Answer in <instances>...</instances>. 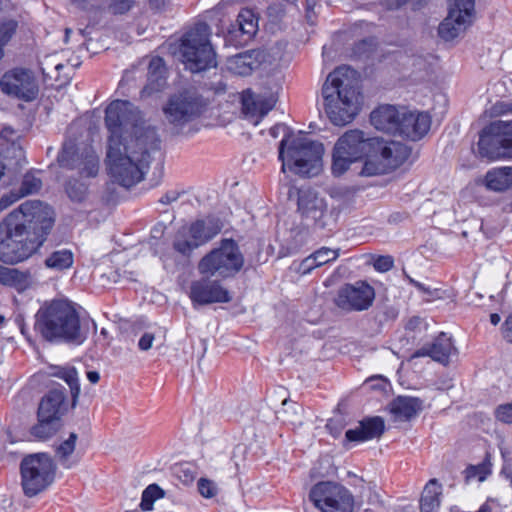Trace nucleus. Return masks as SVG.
Masks as SVG:
<instances>
[{"label":"nucleus","instance_id":"obj_35","mask_svg":"<svg viewBox=\"0 0 512 512\" xmlns=\"http://www.w3.org/2000/svg\"><path fill=\"white\" fill-rule=\"evenodd\" d=\"M61 426L60 421L54 419L44 420L42 417H38V423L32 427L31 434L39 440H47L54 436Z\"/></svg>","mask_w":512,"mask_h":512},{"label":"nucleus","instance_id":"obj_11","mask_svg":"<svg viewBox=\"0 0 512 512\" xmlns=\"http://www.w3.org/2000/svg\"><path fill=\"white\" fill-rule=\"evenodd\" d=\"M21 483L27 496L44 491L54 481L55 465L46 453L24 457L20 464Z\"/></svg>","mask_w":512,"mask_h":512},{"label":"nucleus","instance_id":"obj_57","mask_svg":"<svg viewBox=\"0 0 512 512\" xmlns=\"http://www.w3.org/2000/svg\"><path fill=\"white\" fill-rule=\"evenodd\" d=\"M372 45V39H362L355 43L353 47V53L355 55L362 56L372 50Z\"/></svg>","mask_w":512,"mask_h":512},{"label":"nucleus","instance_id":"obj_56","mask_svg":"<svg viewBox=\"0 0 512 512\" xmlns=\"http://www.w3.org/2000/svg\"><path fill=\"white\" fill-rule=\"evenodd\" d=\"M134 0H113L111 9L114 14H124L130 10Z\"/></svg>","mask_w":512,"mask_h":512},{"label":"nucleus","instance_id":"obj_39","mask_svg":"<svg viewBox=\"0 0 512 512\" xmlns=\"http://www.w3.org/2000/svg\"><path fill=\"white\" fill-rule=\"evenodd\" d=\"M253 37L248 36L246 30L232 24L224 37V42L226 46L241 47L246 45Z\"/></svg>","mask_w":512,"mask_h":512},{"label":"nucleus","instance_id":"obj_13","mask_svg":"<svg viewBox=\"0 0 512 512\" xmlns=\"http://www.w3.org/2000/svg\"><path fill=\"white\" fill-rule=\"evenodd\" d=\"M205 108L203 96L197 92L183 91L171 96L163 111L168 122L178 129L198 118Z\"/></svg>","mask_w":512,"mask_h":512},{"label":"nucleus","instance_id":"obj_34","mask_svg":"<svg viewBox=\"0 0 512 512\" xmlns=\"http://www.w3.org/2000/svg\"><path fill=\"white\" fill-rule=\"evenodd\" d=\"M1 284L15 288L17 291H24L32 284L29 273L19 271L15 268H7Z\"/></svg>","mask_w":512,"mask_h":512},{"label":"nucleus","instance_id":"obj_55","mask_svg":"<svg viewBox=\"0 0 512 512\" xmlns=\"http://www.w3.org/2000/svg\"><path fill=\"white\" fill-rule=\"evenodd\" d=\"M21 198H23V197L20 196V193L18 190L17 191L12 190L9 193L4 194L0 198V211L7 209L9 206H11L13 203L17 202Z\"/></svg>","mask_w":512,"mask_h":512},{"label":"nucleus","instance_id":"obj_33","mask_svg":"<svg viewBox=\"0 0 512 512\" xmlns=\"http://www.w3.org/2000/svg\"><path fill=\"white\" fill-rule=\"evenodd\" d=\"M166 67L164 60L159 57H153L148 65L147 80L148 84L144 88L150 91H161L166 84Z\"/></svg>","mask_w":512,"mask_h":512},{"label":"nucleus","instance_id":"obj_7","mask_svg":"<svg viewBox=\"0 0 512 512\" xmlns=\"http://www.w3.org/2000/svg\"><path fill=\"white\" fill-rule=\"evenodd\" d=\"M375 137H368L361 130L346 131L335 143L332 153V173L341 176L352 163L363 158L367 160L372 154Z\"/></svg>","mask_w":512,"mask_h":512},{"label":"nucleus","instance_id":"obj_53","mask_svg":"<svg viewBox=\"0 0 512 512\" xmlns=\"http://www.w3.org/2000/svg\"><path fill=\"white\" fill-rule=\"evenodd\" d=\"M47 267L58 270L64 269V252L56 251L45 261Z\"/></svg>","mask_w":512,"mask_h":512},{"label":"nucleus","instance_id":"obj_61","mask_svg":"<svg viewBox=\"0 0 512 512\" xmlns=\"http://www.w3.org/2000/svg\"><path fill=\"white\" fill-rule=\"evenodd\" d=\"M258 104H259L258 108H259V117L260 118H263L265 115H267L268 112L270 110H272V108H273V104L271 103L270 100H267V99L259 100Z\"/></svg>","mask_w":512,"mask_h":512},{"label":"nucleus","instance_id":"obj_47","mask_svg":"<svg viewBox=\"0 0 512 512\" xmlns=\"http://www.w3.org/2000/svg\"><path fill=\"white\" fill-rule=\"evenodd\" d=\"M197 488L201 496L205 498H212L218 494L217 484L210 479L200 478L197 482Z\"/></svg>","mask_w":512,"mask_h":512},{"label":"nucleus","instance_id":"obj_60","mask_svg":"<svg viewBox=\"0 0 512 512\" xmlns=\"http://www.w3.org/2000/svg\"><path fill=\"white\" fill-rule=\"evenodd\" d=\"M180 193L177 191H168L160 199L159 202L165 205L171 204L178 200Z\"/></svg>","mask_w":512,"mask_h":512},{"label":"nucleus","instance_id":"obj_15","mask_svg":"<svg viewBox=\"0 0 512 512\" xmlns=\"http://www.w3.org/2000/svg\"><path fill=\"white\" fill-rule=\"evenodd\" d=\"M12 213L31 231L41 234V245L55 223V211L38 200L26 201Z\"/></svg>","mask_w":512,"mask_h":512},{"label":"nucleus","instance_id":"obj_32","mask_svg":"<svg viewBox=\"0 0 512 512\" xmlns=\"http://www.w3.org/2000/svg\"><path fill=\"white\" fill-rule=\"evenodd\" d=\"M442 485L436 478L430 479L421 494L420 512H434L440 508Z\"/></svg>","mask_w":512,"mask_h":512},{"label":"nucleus","instance_id":"obj_6","mask_svg":"<svg viewBox=\"0 0 512 512\" xmlns=\"http://www.w3.org/2000/svg\"><path fill=\"white\" fill-rule=\"evenodd\" d=\"M245 258L238 243L224 238L219 246L207 253L198 263V271L203 276L221 279L235 277L243 268Z\"/></svg>","mask_w":512,"mask_h":512},{"label":"nucleus","instance_id":"obj_14","mask_svg":"<svg viewBox=\"0 0 512 512\" xmlns=\"http://www.w3.org/2000/svg\"><path fill=\"white\" fill-rule=\"evenodd\" d=\"M221 231V226L213 220L198 219L191 223L187 231H179L173 241V248L189 257L198 247L206 244Z\"/></svg>","mask_w":512,"mask_h":512},{"label":"nucleus","instance_id":"obj_42","mask_svg":"<svg viewBox=\"0 0 512 512\" xmlns=\"http://www.w3.org/2000/svg\"><path fill=\"white\" fill-rule=\"evenodd\" d=\"M66 384L71 393V408H75L80 394V383L75 367L66 366Z\"/></svg>","mask_w":512,"mask_h":512},{"label":"nucleus","instance_id":"obj_17","mask_svg":"<svg viewBox=\"0 0 512 512\" xmlns=\"http://www.w3.org/2000/svg\"><path fill=\"white\" fill-rule=\"evenodd\" d=\"M97 325L78 303L66 298V346L77 347L95 332Z\"/></svg>","mask_w":512,"mask_h":512},{"label":"nucleus","instance_id":"obj_3","mask_svg":"<svg viewBox=\"0 0 512 512\" xmlns=\"http://www.w3.org/2000/svg\"><path fill=\"white\" fill-rule=\"evenodd\" d=\"M41 246V234L28 229L11 212L0 222V260L15 264L29 258Z\"/></svg>","mask_w":512,"mask_h":512},{"label":"nucleus","instance_id":"obj_41","mask_svg":"<svg viewBox=\"0 0 512 512\" xmlns=\"http://www.w3.org/2000/svg\"><path fill=\"white\" fill-rule=\"evenodd\" d=\"M77 439L78 434L75 432H70L66 439V469L75 466L83 454V449L76 451Z\"/></svg>","mask_w":512,"mask_h":512},{"label":"nucleus","instance_id":"obj_40","mask_svg":"<svg viewBox=\"0 0 512 512\" xmlns=\"http://www.w3.org/2000/svg\"><path fill=\"white\" fill-rule=\"evenodd\" d=\"M280 130L284 133L283 139L279 143L278 148V159L282 162V171H285L286 163H285V149L288 143H290L289 139L293 138V132L284 124L275 125L270 129V135L276 138L279 135Z\"/></svg>","mask_w":512,"mask_h":512},{"label":"nucleus","instance_id":"obj_4","mask_svg":"<svg viewBox=\"0 0 512 512\" xmlns=\"http://www.w3.org/2000/svg\"><path fill=\"white\" fill-rule=\"evenodd\" d=\"M105 126L109 132L107 145L127 143L128 137L135 139L151 126L143 127L140 110L127 100H115L105 110Z\"/></svg>","mask_w":512,"mask_h":512},{"label":"nucleus","instance_id":"obj_37","mask_svg":"<svg viewBox=\"0 0 512 512\" xmlns=\"http://www.w3.org/2000/svg\"><path fill=\"white\" fill-rule=\"evenodd\" d=\"M164 496L165 491L158 484L152 483L143 490L139 507L143 511H150L154 502Z\"/></svg>","mask_w":512,"mask_h":512},{"label":"nucleus","instance_id":"obj_31","mask_svg":"<svg viewBox=\"0 0 512 512\" xmlns=\"http://www.w3.org/2000/svg\"><path fill=\"white\" fill-rule=\"evenodd\" d=\"M484 185L488 190L503 192L512 187V167L504 166L487 171Z\"/></svg>","mask_w":512,"mask_h":512},{"label":"nucleus","instance_id":"obj_38","mask_svg":"<svg viewBox=\"0 0 512 512\" xmlns=\"http://www.w3.org/2000/svg\"><path fill=\"white\" fill-rule=\"evenodd\" d=\"M41 187L42 180L38 176V172L29 171L23 176L21 186L18 191L20 196L26 197L39 192Z\"/></svg>","mask_w":512,"mask_h":512},{"label":"nucleus","instance_id":"obj_46","mask_svg":"<svg viewBox=\"0 0 512 512\" xmlns=\"http://www.w3.org/2000/svg\"><path fill=\"white\" fill-rule=\"evenodd\" d=\"M338 256L339 249L333 250L328 247H322L314 252V257L319 267L335 261Z\"/></svg>","mask_w":512,"mask_h":512},{"label":"nucleus","instance_id":"obj_64","mask_svg":"<svg viewBox=\"0 0 512 512\" xmlns=\"http://www.w3.org/2000/svg\"><path fill=\"white\" fill-rule=\"evenodd\" d=\"M501 475H503L507 480H509L510 485L512 486V461L504 462V465L501 469Z\"/></svg>","mask_w":512,"mask_h":512},{"label":"nucleus","instance_id":"obj_26","mask_svg":"<svg viewBox=\"0 0 512 512\" xmlns=\"http://www.w3.org/2000/svg\"><path fill=\"white\" fill-rule=\"evenodd\" d=\"M385 431V423L380 416L367 417L359 422L355 429L345 432V440L348 442H365L379 438Z\"/></svg>","mask_w":512,"mask_h":512},{"label":"nucleus","instance_id":"obj_27","mask_svg":"<svg viewBox=\"0 0 512 512\" xmlns=\"http://www.w3.org/2000/svg\"><path fill=\"white\" fill-rule=\"evenodd\" d=\"M401 112L402 107L397 108L393 105H382L371 112L370 122L379 131L397 135Z\"/></svg>","mask_w":512,"mask_h":512},{"label":"nucleus","instance_id":"obj_28","mask_svg":"<svg viewBox=\"0 0 512 512\" xmlns=\"http://www.w3.org/2000/svg\"><path fill=\"white\" fill-rule=\"evenodd\" d=\"M424 401L418 397L397 396L389 404L390 413L400 421H410L423 409Z\"/></svg>","mask_w":512,"mask_h":512},{"label":"nucleus","instance_id":"obj_16","mask_svg":"<svg viewBox=\"0 0 512 512\" xmlns=\"http://www.w3.org/2000/svg\"><path fill=\"white\" fill-rule=\"evenodd\" d=\"M34 327L45 340L61 341L64 338V301L44 303L35 315Z\"/></svg>","mask_w":512,"mask_h":512},{"label":"nucleus","instance_id":"obj_43","mask_svg":"<svg viewBox=\"0 0 512 512\" xmlns=\"http://www.w3.org/2000/svg\"><path fill=\"white\" fill-rule=\"evenodd\" d=\"M66 195L75 202H82L87 195V185L81 181H69L66 184Z\"/></svg>","mask_w":512,"mask_h":512},{"label":"nucleus","instance_id":"obj_51","mask_svg":"<svg viewBox=\"0 0 512 512\" xmlns=\"http://www.w3.org/2000/svg\"><path fill=\"white\" fill-rule=\"evenodd\" d=\"M496 418L503 422L510 424L512 423V403H507L504 405H500L496 409Z\"/></svg>","mask_w":512,"mask_h":512},{"label":"nucleus","instance_id":"obj_10","mask_svg":"<svg viewBox=\"0 0 512 512\" xmlns=\"http://www.w3.org/2000/svg\"><path fill=\"white\" fill-rule=\"evenodd\" d=\"M478 153L481 158L512 159V120H496L479 133Z\"/></svg>","mask_w":512,"mask_h":512},{"label":"nucleus","instance_id":"obj_58","mask_svg":"<svg viewBox=\"0 0 512 512\" xmlns=\"http://www.w3.org/2000/svg\"><path fill=\"white\" fill-rule=\"evenodd\" d=\"M285 14V8L280 3L271 4L267 7V16L276 21L281 19Z\"/></svg>","mask_w":512,"mask_h":512},{"label":"nucleus","instance_id":"obj_22","mask_svg":"<svg viewBox=\"0 0 512 512\" xmlns=\"http://www.w3.org/2000/svg\"><path fill=\"white\" fill-rule=\"evenodd\" d=\"M297 195V211L301 217L307 221H312L315 227L324 229L327 226L325 221L327 214L325 200L310 188L299 189Z\"/></svg>","mask_w":512,"mask_h":512},{"label":"nucleus","instance_id":"obj_20","mask_svg":"<svg viewBox=\"0 0 512 512\" xmlns=\"http://www.w3.org/2000/svg\"><path fill=\"white\" fill-rule=\"evenodd\" d=\"M0 87L4 93L25 101H32L38 95L36 79L28 69L16 68L6 72L0 80Z\"/></svg>","mask_w":512,"mask_h":512},{"label":"nucleus","instance_id":"obj_36","mask_svg":"<svg viewBox=\"0 0 512 512\" xmlns=\"http://www.w3.org/2000/svg\"><path fill=\"white\" fill-rule=\"evenodd\" d=\"M248 36H255L258 31V18L250 8H243L239 12L236 23Z\"/></svg>","mask_w":512,"mask_h":512},{"label":"nucleus","instance_id":"obj_44","mask_svg":"<svg viewBox=\"0 0 512 512\" xmlns=\"http://www.w3.org/2000/svg\"><path fill=\"white\" fill-rule=\"evenodd\" d=\"M112 337L107 329L102 328L99 337L95 340L94 346L90 348L91 356L102 357L111 344Z\"/></svg>","mask_w":512,"mask_h":512},{"label":"nucleus","instance_id":"obj_54","mask_svg":"<svg viewBox=\"0 0 512 512\" xmlns=\"http://www.w3.org/2000/svg\"><path fill=\"white\" fill-rule=\"evenodd\" d=\"M316 267L319 266L315 260L314 253H312L311 255H309L300 262L297 271L303 275H306L309 274Z\"/></svg>","mask_w":512,"mask_h":512},{"label":"nucleus","instance_id":"obj_1","mask_svg":"<svg viewBox=\"0 0 512 512\" xmlns=\"http://www.w3.org/2000/svg\"><path fill=\"white\" fill-rule=\"evenodd\" d=\"M161 140L155 128H147L127 143L107 145L106 166L114 182L129 188L139 183L152 160L161 157Z\"/></svg>","mask_w":512,"mask_h":512},{"label":"nucleus","instance_id":"obj_18","mask_svg":"<svg viewBox=\"0 0 512 512\" xmlns=\"http://www.w3.org/2000/svg\"><path fill=\"white\" fill-rule=\"evenodd\" d=\"M475 0H448V15L440 23L439 36L450 41L456 38L472 23Z\"/></svg>","mask_w":512,"mask_h":512},{"label":"nucleus","instance_id":"obj_21","mask_svg":"<svg viewBox=\"0 0 512 512\" xmlns=\"http://www.w3.org/2000/svg\"><path fill=\"white\" fill-rule=\"evenodd\" d=\"M211 277H202L191 283L189 298L194 308L213 303H228L232 300L229 291Z\"/></svg>","mask_w":512,"mask_h":512},{"label":"nucleus","instance_id":"obj_9","mask_svg":"<svg viewBox=\"0 0 512 512\" xmlns=\"http://www.w3.org/2000/svg\"><path fill=\"white\" fill-rule=\"evenodd\" d=\"M411 148L398 141L374 138L372 154L364 161L361 175H383L400 167L411 155Z\"/></svg>","mask_w":512,"mask_h":512},{"label":"nucleus","instance_id":"obj_52","mask_svg":"<svg viewBox=\"0 0 512 512\" xmlns=\"http://www.w3.org/2000/svg\"><path fill=\"white\" fill-rule=\"evenodd\" d=\"M175 474L185 483H191L195 478L194 471L188 465H180L175 468Z\"/></svg>","mask_w":512,"mask_h":512},{"label":"nucleus","instance_id":"obj_48","mask_svg":"<svg viewBox=\"0 0 512 512\" xmlns=\"http://www.w3.org/2000/svg\"><path fill=\"white\" fill-rule=\"evenodd\" d=\"M17 28L14 20L0 21V45L4 46L12 38Z\"/></svg>","mask_w":512,"mask_h":512},{"label":"nucleus","instance_id":"obj_2","mask_svg":"<svg viewBox=\"0 0 512 512\" xmlns=\"http://www.w3.org/2000/svg\"><path fill=\"white\" fill-rule=\"evenodd\" d=\"M350 72L349 67H338L329 73L322 86L324 110L335 126L349 124L360 111L361 93L349 78Z\"/></svg>","mask_w":512,"mask_h":512},{"label":"nucleus","instance_id":"obj_30","mask_svg":"<svg viewBox=\"0 0 512 512\" xmlns=\"http://www.w3.org/2000/svg\"><path fill=\"white\" fill-rule=\"evenodd\" d=\"M64 415V394L61 390H51L46 394L38 407V417L60 421Z\"/></svg>","mask_w":512,"mask_h":512},{"label":"nucleus","instance_id":"obj_49","mask_svg":"<svg viewBox=\"0 0 512 512\" xmlns=\"http://www.w3.org/2000/svg\"><path fill=\"white\" fill-rule=\"evenodd\" d=\"M17 137H18L17 133L10 127H5L0 132V139H4L7 142H11L14 152L16 154V157H18L17 163H19L20 160L24 157V155H23L22 148L20 146L15 145L14 139Z\"/></svg>","mask_w":512,"mask_h":512},{"label":"nucleus","instance_id":"obj_45","mask_svg":"<svg viewBox=\"0 0 512 512\" xmlns=\"http://www.w3.org/2000/svg\"><path fill=\"white\" fill-rule=\"evenodd\" d=\"M258 107V101L254 98L253 93L250 90L244 92L242 96V112L247 117H256L259 116Z\"/></svg>","mask_w":512,"mask_h":512},{"label":"nucleus","instance_id":"obj_5","mask_svg":"<svg viewBox=\"0 0 512 512\" xmlns=\"http://www.w3.org/2000/svg\"><path fill=\"white\" fill-rule=\"evenodd\" d=\"M211 30L206 22H198L181 38L180 54L186 69L199 73L216 66V53L210 43Z\"/></svg>","mask_w":512,"mask_h":512},{"label":"nucleus","instance_id":"obj_23","mask_svg":"<svg viewBox=\"0 0 512 512\" xmlns=\"http://www.w3.org/2000/svg\"><path fill=\"white\" fill-rule=\"evenodd\" d=\"M430 126L431 117L428 113L410 111L402 107L397 135L411 141H418L428 133Z\"/></svg>","mask_w":512,"mask_h":512},{"label":"nucleus","instance_id":"obj_8","mask_svg":"<svg viewBox=\"0 0 512 512\" xmlns=\"http://www.w3.org/2000/svg\"><path fill=\"white\" fill-rule=\"evenodd\" d=\"M324 148L322 143L309 140L300 132L287 147L285 163L289 170L301 176H315L322 166Z\"/></svg>","mask_w":512,"mask_h":512},{"label":"nucleus","instance_id":"obj_24","mask_svg":"<svg viewBox=\"0 0 512 512\" xmlns=\"http://www.w3.org/2000/svg\"><path fill=\"white\" fill-rule=\"evenodd\" d=\"M66 169L77 170L81 177H95L99 171V157L91 146L73 152L66 146Z\"/></svg>","mask_w":512,"mask_h":512},{"label":"nucleus","instance_id":"obj_50","mask_svg":"<svg viewBox=\"0 0 512 512\" xmlns=\"http://www.w3.org/2000/svg\"><path fill=\"white\" fill-rule=\"evenodd\" d=\"M393 266L394 258L390 255H380L373 262L374 269L381 273L388 272Z\"/></svg>","mask_w":512,"mask_h":512},{"label":"nucleus","instance_id":"obj_12","mask_svg":"<svg viewBox=\"0 0 512 512\" xmlns=\"http://www.w3.org/2000/svg\"><path fill=\"white\" fill-rule=\"evenodd\" d=\"M309 499L315 508L327 512L330 508L337 512H353L354 496L348 488L333 481H320L312 486Z\"/></svg>","mask_w":512,"mask_h":512},{"label":"nucleus","instance_id":"obj_63","mask_svg":"<svg viewBox=\"0 0 512 512\" xmlns=\"http://www.w3.org/2000/svg\"><path fill=\"white\" fill-rule=\"evenodd\" d=\"M504 337L512 343V315H509L504 322Z\"/></svg>","mask_w":512,"mask_h":512},{"label":"nucleus","instance_id":"obj_62","mask_svg":"<svg viewBox=\"0 0 512 512\" xmlns=\"http://www.w3.org/2000/svg\"><path fill=\"white\" fill-rule=\"evenodd\" d=\"M52 64L53 63L50 56H46L44 62H42V72L49 79L53 78V71L51 69Z\"/></svg>","mask_w":512,"mask_h":512},{"label":"nucleus","instance_id":"obj_29","mask_svg":"<svg viewBox=\"0 0 512 512\" xmlns=\"http://www.w3.org/2000/svg\"><path fill=\"white\" fill-rule=\"evenodd\" d=\"M260 52L256 50H247L227 57V69L236 75L247 76L256 69L260 60L258 59Z\"/></svg>","mask_w":512,"mask_h":512},{"label":"nucleus","instance_id":"obj_25","mask_svg":"<svg viewBox=\"0 0 512 512\" xmlns=\"http://www.w3.org/2000/svg\"><path fill=\"white\" fill-rule=\"evenodd\" d=\"M453 350H455V347L452 339L442 332L431 344L424 345L416 350L411 358L430 357L436 362L447 365Z\"/></svg>","mask_w":512,"mask_h":512},{"label":"nucleus","instance_id":"obj_19","mask_svg":"<svg viewBox=\"0 0 512 512\" xmlns=\"http://www.w3.org/2000/svg\"><path fill=\"white\" fill-rule=\"evenodd\" d=\"M375 290L366 281L341 286L334 299L335 305L344 311H364L372 306Z\"/></svg>","mask_w":512,"mask_h":512},{"label":"nucleus","instance_id":"obj_59","mask_svg":"<svg viewBox=\"0 0 512 512\" xmlns=\"http://www.w3.org/2000/svg\"><path fill=\"white\" fill-rule=\"evenodd\" d=\"M154 339V334L148 332L144 333L138 342L139 349L142 351H148L152 347Z\"/></svg>","mask_w":512,"mask_h":512}]
</instances>
